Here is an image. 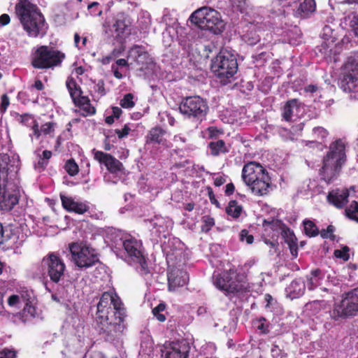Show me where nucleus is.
I'll return each instance as SVG.
<instances>
[{
	"label": "nucleus",
	"mask_w": 358,
	"mask_h": 358,
	"mask_svg": "<svg viewBox=\"0 0 358 358\" xmlns=\"http://www.w3.org/2000/svg\"><path fill=\"white\" fill-rule=\"evenodd\" d=\"M189 281L187 273L178 268H171L168 273L169 289L174 291L180 287L185 285Z\"/></svg>",
	"instance_id": "nucleus-20"
},
{
	"label": "nucleus",
	"mask_w": 358,
	"mask_h": 358,
	"mask_svg": "<svg viewBox=\"0 0 358 358\" xmlns=\"http://www.w3.org/2000/svg\"><path fill=\"white\" fill-rule=\"evenodd\" d=\"M301 103L298 99H292L288 101L282 110V117L287 122L293 120L294 117L299 115Z\"/></svg>",
	"instance_id": "nucleus-26"
},
{
	"label": "nucleus",
	"mask_w": 358,
	"mask_h": 358,
	"mask_svg": "<svg viewBox=\"0 0 358 358\" xmlns=\"http://www.w3.org/2000/svg\"><path fill=\"white\" fill-rule=\"evenodd\" d=\"M190 345L185 340L165 345L162 350V358H189Z\"/></svg>",
	"instance_id": "nucleus-16"
},
{
	"label": "nucleus",
	"mask_w": 358,
	"mask_h": 358,
	"mask_svg": "<svg viewBox=\"0 0 358 358\" xmlns=\"http://www.w3.org/2000/svg\"><path fill=\"white\" fill-rule=\"evenodd\" d=\"M31 292L26 290L20 292L19 294H17V295L20 298V301L22 303H25L26 304L27 303H29V301L31 298Z\"/></svg>",
	"instance_id": "nucleus-55"
},
{
	"label": "nucleus",
	"mask_w": 358,
	"mask_h": 358,
	"mask_svg": "<svg viewBox=\"0 0 358 358\" xmlns=\"http://www.w3.org/2000/svg\"><path fill=\"white\" fill-rule=\"evenodd\" d=\"M201 230L204 232H208L215 225V220L213 217L206 215L201 218Z\"/></svg>",
	"instance_id": "nucleus-41"
},
{
	"label": "nucleus",
	"mask_w": 358,
	"mask_h": 358,
	"mask_svg": "<svg viewBox=\"0 0 358 358\" xmlns=\"http://www.w3.org/2000/svg\"><path fill=\"white\" fill-rule=\"evenodd\" d=\"M345 214L347 217L358 223V202L353 201L346 207Z\"/></svg>",
	"instance_id": "nucleus-37"
},
{
	"label": "nucleus",
	"mask_w": 358,
	"mask_h": 358,
	"mask_svg": "<svg viewBox=\"0 0 358 358\" xmlns=\"http://www.w3.org/2000/svg\"><path fill=\"white\" fill-rule=\"evenodd\" d=\"M125 310L123 304L113 291L104 292L96 306L95 322L101 334L112 340L119 336L124 331Z\"/></svg>",
	"instance_id": "nucleus-1"
},
{
	"label": "nucleus",
	"mask_w": 358,
	"mask_h": 358,
	"mask_svg": "<svg viewBox=\"0 0 358 358\" xmlns=\"http://www.w3.org/2000/svg\"><path fill=\"white\" fill-rule=\"evenodd\" d=\"M0 358H16V352L5 349L0 352Z\"/></svg>",
	"instance_id": "nucleus-57"
},
{
	"label": "nucleus",
	"mask_w": 358,
	"mask_h": 358,
	"mask_svg": "<svg viewBox=\"0 0 358 358\" xmlns=\"http://www.w3.org/2000/svg\"><path fill=\"white\" fill-rule=\"evenodd\" d=\"M65 170L71 176H76L78 171V166L73 159H69L66 162Z\"/></svg>",
	"instance_id": "nucleus-42"
},
{
	"label": "nucleus",
	"mask_w": 358,
	"mask_h": 358,
	"mask_svg": "<svg viewBox=\"0 0 358 358\" xmlns=\"http://www.w3.org/2000/svg\"><path fill=\"white\" fill-rule=\"evenodd\" d=\"M304 231L306 234L310 237L315 236L319 233V229L313 222L310 220L303 221Z\"/></svg>",
	"instance_id": "nucleus-38"
},
{
	"label": "nucleus",
	"mask_w": 358,
	"mask_h": 358,
	"mask_svg": "<svg viewBox=\"0 0 358 358\" xmlns=\"http://www.w3.org/2000/svg\"><path fill=\"white\" fill-rule=\"evenodd\" d=\"M112 71L113 72L114 76L117 79H122L123 78V75L122 73L119 71V68L117 66V65H112L111 66Z\"/></svg>",
	"instance_id": "nucleus-63"
},
{
	"label": "nucleus",
	"mask_w": 358,
	"mask_h": 358,
	"mask_svg": "<svg viewBox=\"0 0 358 358\" xmlns=\"http://www.w3.org/2000/svg\"><path fill=\"white\" fill-rule=\"evenodd\" d=\"M36 314V308L34 306L31 305L29 303H27L22 310L23 317H34Z\"/></svg>",
	"instance_id": "nucleus-44"
},
{
	"label": "nucleus",
	"mask_w": 358,
	"mask_h": 358,
	"mask_svg": "<svg viewBox=\"0 0 358 358\" xmlns=\"http://www.w3.org/2000/svg\"><path fill=\"white\" fill-rule=\"evenodd\" d=\"M8 303L12 307H19L22 302L17 294H13L8 297Z\"/></svg>",
	"instance_id": "nucleus-51"
},
{
	"label": "nucleus",
	"mask_w": 358,
	"mask_h": 358,
	"mask_svg": "<svg viewBox=\"0 0 358 358\" xmlns=\"http://www.w3.org/2000/svg\"><path fill=\"white\" fill-rule=\"evenodd\" d=\"M322 279L321 271L319 269L313 271L310 275L307 277V287L308 289L313 290L320 285V281Z\"/></svg>",
	"instance_id": "nucleus-32"
},
{
	"label": "nucleus",
	"mask_w": 358,
	"mask_h": 358,
	"mask_svg": "<svg viewBox=\"0 0 358 358\" xmlns=\"http://www.w3.org/2000/svg\"><path fill=\"white\" fill-rule=\"evenodd\" d=\"M271 352L273 358H285L287 356L286 353L283 352L276 345H273Z\"/></svg>",
	"instance_id": "nucleus-49"
},
{
	"label": "nucleus",
	"mask_w": 358,
	"mask_h": 358,
	"mask_svg": "<svg viewBox=\"0 0 358 358\" xmlns=\"http://www.w3.org/2000/svg\"><path fill=\"white\" fill-rule=\"evenodd\" d=\"M23 29L27 32L28 35L32 37L37 36L40 33L39 26L41 24H22Z\"/></svg>",
	"instance_id": "nucleus-40"
},
{
	"label": "nucleus",
	"mask_w": 358,
	"mask_h": 358,
	"mask_svg": "<svg viewBox=\"0 0 358 358\" xmlns=\"http://www.w3.org/2000/svg\"><path fill=\"white\" fill-rule=\"evenodd\" d=\"M93 152L94 159L103 164L110 173L116 174L122 171V164L110 154L95 150H93Z\"/></svg>",
	"instance_id": "nucleus-19"
},
{
	"label": "nucleus",
	"mask_w": 358,
	"mask_h": 358,
	"mask_svg": "<svg viewBox=\"0 0 358 358\" xmlns=\"http://www.w3.org/2000/svg\"><path fill=\"white\" fill-rule=\"evenodd\" d=\"M42 274L49 276L50 280L58 283L64 277L66 271V265L64 260L56 253L50 252L45 256L40 264Z\"/></svg>",
	"instance_id": "nucleus-10"
},
{
	"label": "nucleus",
	"mask_w": 358,
	"mask_h": 358,
	"mask_svg": "<svg viewBox=\"0 0 358 358\" xmlns=\"http://www.w3.org/2000/svg\"><path fill=\"white\" fill-rule=\"evenodd\" d=\"M347 143L343 139H337L332 142L329 150L324 157L338 164H344L346 161L345 147Z\"/></svg>",
	"instance_id": "nucleus-18"
},
{
	"label": "nucleus",
	"mask_w": 358,
	"mask_h": 358,
	"mask_svg": "<svg viewBox=\"0 0 358 358\" xmlns=\"http://www.w3.org/2000/svg\"><path fill=\"white\" fill-rule=\"evenodd\" d=\"M306 289V284L301 278L294 279L286 288L287 294L291 299L302 296Z\"/></svg>",
	"instance_id": "nucleus-29"
},
{
	"label": "nucleus",
	"mask_w": 358,
	"mask_h": 358,
	"mask_svg": "<svg viewBox=\"0 0 358 358\" xmlns=\"http://www.w3.org/2000/svg\"><path fill=\"white\" fill-rule=\"evenodd\" d=\"M245 2L244 0H232L231 6L236 10L243 11Z\"/></svg>",
	"instance_id": "nucleus-54"
},
{
	"label": "nucleus",
	"mask_w": 358,
	"mask_h": 358,
	"mask_svg": "<svg viewBox=\"0 0 358 358\" xmlns=\"http://www.w3.org/2000/svg\"><path fill=\"white\" fill-rule=\"evenodd\" d=\"M166 131L159 127L152 128L145 136L146 144L165 145L166 141L164 138Z\"/></svg>",
	"instance_id": "nucleus-27"
},
{
	"label": "nucleus",
	"mask_w": 358,
	"mask_h": 358,
	"mask_svg": "<svg viewBox=\"0 0 358 358\" xmlns=\"http://www.w3.org/2000/svg\"><path fill=\"white\" fill-rule=\"evenodd\" d=\"M122 110L120 108L117 106L112 107V115L114 116L116 119H118L121 115Z\"/></svg>",
	"instance_id": "nucleus-64"
},
{
	"label": "nucleus",
	"mask_w": 358,
	"mask_h": 358,
	"mask_svg": "<svg viewBox=\"0 0 358 358\" xmlns=\"http://www.w3.org/2000/svg\"><path fill=\"white\" fill-rule=\"evenodd\" d=\"M38 124L34 123L32 127L33 133L30 134L31 139H33L34 136L38 138L41 134L50 135L54 131L55 124L52 122H46L41 126L40 129H38Z\"/></svg>",
	"instance_id": "nucleus-31"
},
{
	"label": "nucleus",
	"mask_w": 358,
	"mask_h": 358,
	"mask_svg": "<svg viewBox=\"0 0 358 358\" xmlns=\"http://www.w3.org/2000/svg\"><path fill=\"white\" fill-rule=\"evenodd\" d=\"M99 3L97 2H93L88 5V10L92 15H100L101 10L98 9Z\"/></svg>",
	"instance_id": "nucleus-52"
},
{
	"label": "nucleus",
	"mask_w": 358,
	"mask_h": 358,
	"mask_svg": "<svg viewBox=\"0 0 358 358\" xmlns=\"http://www.w3.org/2000/svg\"><path fill=\"white\" fill-rule=\"evenodd\" d=\"M221 15L210 7H202L192 13L187 22H218Z\"/></svg>",
	"instance_id": "nucleus-17"
},
{
	"label": "nucleus",
	"mask_w": 358,
	"mask_h": 358,
	"mask_svg": "<svg viewBox=\"0 0 358 358\" xmlns=\"http://www.w3.org/2000/svg\"><path fill=\"white\" fill-rule=\"evenodd\" d=\"M132 130L131 127L129 124H124L122 129H115V132L119 138H123L127 137L129 132Z\"/></svg>",
	"instance_id": "nucleus-46"
},
{
	"label": "nucleus",
	"mask_w": 358,
	"mask_h": 358,
	"mask_svg": "<svg viewBox=\"0 0 358 358\" xmlns=\"http://www.w3.org/2000/svg\"><path fill=\"white\" fill-rule=\"evenodd\" d=\"M340 87L348 93L358 92V65L350 64V59L345 64V72L341 80Z\"/></svg>",
	"instance_id": "nucleus-15"
},
{
	"label": "nucleus",
	"mask_w": 358,
	"mask_h": 358,
	"mask_svg": "<svg viewBox=\"0 0 358 358\" xmlns=\"http://www.w3.org/2000/svg\"><path fill=\"white\" fill-rule=\"evenodd\" d=\"M211 70L220 83L226 84L237 72L238 63L235 55L226 50H222L212 60Z\"/></svg>",
	"instance_id": "nucleus-6"
},
{
	"label": "nucleus",
	"mask_w": 358,
	"mask_h": 358,
	"mask_svg": "<svg viewBox=\"0 0 358 358\" xmlns=\"http://www.w3.org/2000/svg\"><path fill=\"white\" fill-rule=\"evenodd\" d=\"M123 248L127 254V261L134 264L141 275L150 273L148 263L143 254L142 243L135 238L129 237L123 241Z\"/></svg>",
	"instance_id": "nucleus-7"
},
{
	"label": "nucleus",
	"mask_w": 358,
	"mask_h": 358,
	"mask_svg": "<svg viewBox=\"0 0 358 358\" xmlns=\"http://www.w3.org/2000/svg\"><path fill=\"white\" fill-rule=\"evenodd\" d=\"M38 159L37 164H35V168L38 169H44V168L47 166L48 162L44 159L41 155H38Z\"/></svg>",
	"instance_id": "nucleus-60"
},
{
	"label": "nucleus",
	"mask_w": 358,
	"mask_h": 358,
	"mask_svg": "<svg viewBox=\"0 0 358 358\" xmlns=\"http://www.w3.org/2000/svg\"><path fill=\"white\" fill-rule=\"evenodd\" d=\"M336 49V47L333 43V42L331 43L324 42L320 46L317 47V54L320 55L328 62L336 63L338 61V57L337 56Z\"/></svg>",
	"instance_id": "nucleus-25"
},
{
	"label": "nucleus",
	"mask_w": 358,
	"mask_h": 358,
	"mask_svg": "<svg viewBox=\"0 0 358 358\" xmlns=\"http://www.w3.org/2000/svg\"><path fill=\"white\" fill-rule=\"evenodd\" d=\"M350 189H336L329 192L327 201L338 208H343L348 202Z\"/></svg>",
	"instance_id": "nucleus-24"
},
{
	"label": "nucleus",
	"mask_w": 358,
	"mask_h": 358,
	"mask_svg": "<svg viewBox=\"0 0 358 358\" xmlns=\"http://www.w3.org/2000/svg\"><path fill=\"white\" fill-rule=\"evenodd\" d=\"M239 238L241 241H245L248 244L252 243L254 241L253 236L249 234L246 229H243L240 232Z\"/></svg>",
	"instance_id": "nucleus-48"
},
{
	"label": "nucleus",
	"mask_w": 358,
	"mask_h": 358,
	"mask_svg": "<svg viewBox=\"0 0 358 358\" xmlns=\"http://www.w3.org/2000/svg\"><path fill=\"white\" fill-rule=\"evenodd\" d=\"M213 281L217 289L228 294L247 292L250 288L246 276L244 274H238L232 269L214 275Z\"/></svg>",
	"instance_id": "nucleus-5"
},
{
	"label": "nucleus",
	"mask_w": 358,
	"mask_h": 358,
	"mask_svg": "<svg viewBox=\"0 0 358 358\" xmlns=\"http://www.w3.org/2000/svg\"><path fill=\"white\" fill-rule=\"evenodd\" d=\"M208 105L205 100L199 96H188L180 104V112L186 117L193 120H201L208 111Z\"/></svg>",
	"instance_id": "nucleus-11"
},
{
	"label": "nucleus",
	"mask_w": 358,
	"mask_h": 358,
	"mask_svg": "<svg viewBox=\"0 0 358 358\" xmlns=\"http://www.w3.org/2000/svg\"><path fill=\"white\" fill-rule=\"evenodd\" d=\"M328 134H329L328 131L324 128H323L322 127H315L313 129V138H315V140L308 141L306 143V145H308L309 144H317L318 143L317 141H319V140L323 141L324 139H325L327 137Z\"/></svg>",
	"instance_id": "nucleus-35"
},
{
	"label": "nucleus",
	"mask_w": 358,
	"mask_h": 358,
	"mask_svg": "<svg viewBox=\"0 0 358 358\" xmlns=\"http://www.w3.org/2000/svg\"><path fill=\"white\" fill-rule=\"evenodd\" d=\"M9 104H10V101H9L8 96L6 94H3L1 96V106H0L1 112L4 113L6 110Z\"/></svg>",
	"instance_id": "nucleus-56"
},
{
	"label": "nucleus",
	"mask_w": 358,
	"mask_h": 358,
	"mask_svg": "<svg viewBox=\"0 0 358 358\" xmlns=\"http://www.w3.org/2000/svg\"><path fill=\"white\" fill-rule=\"evenodd\" d=\"M343 165L324 158L323 166L320 170L321 178L328 184L331 182L338 176Z\"/></svg>",
	"instance_id": "nucleus-22"
},
{
	"label": "nucleus",
	"mask_w": 358,
	"mask_h": 358,
	"mask_svg": "<svg viewBox=\"0 0 358 358\" xmlns=\"http://www.w3.org/2000/svg\"><path fill=\"white\" fill-rule=\"evenodd\" d=\"M266 321L265 318L262 317L259 320V324L257 326V329L262 331L263 333L266 334L268 332V326L264 324V322Z\"/></svg>",
	"instance_id": "nucleus-61"
},
{
	"label": "nucleus",
	"mask_w": 358,
	"mask_h": 358,
	"mask_svg": "<svg viewBox=\"0 0 358 358\" xmlns=\"http://www.w3.org/2000/svg\"><path fill=\"white\" fill-rule=\"evenodd\" d=\"M242 179L252 193L264 196L269 193L271 180L268 173L259 163L250 162L242 169Z\"/></svg>",
	"instance_id": "nucleus-3"
},
{
	"label": "nucleus",
	"mask_w": 358,
	"mask_h": 358,
	"mask_svg": "<svg viewBox=\"0 0 358 358\" xmlns=\"http://www.w3.org/2000/svg\"><path fill=\"white\" fill-rule=\"evenodd\" d=\"M69 250L72 262L80 268L91 267L99 261L95 250L87 245L73 243Z\"/></svg>",
	"instance_id": "nucleus-9"
},
{
	"label": "nucleus",
	"mask_w": 358,
	"mask_h": 358,
	"mask_svg": "<svg viewBox=\"0 0 358 358\" xmlns=\"http://www.w3.org/2000/svg\"><path fill=\"white\" fill-rule=\"evenodd\" d=\"M202 30H206L213 34H220L224 29L223 24H195Z\"/></svg>",
	"instance_id": "nucleus-36"
},
{
	"label": "nucleus",
	"mask_w": 358,
	"mask_h": 358,
	"mask_svg": "<svg viewBox=\"0 0 358 358\" xmlns=\"http://www.w3.org/2000/svg\"><path fill=\"white\" fill-rule=\"evenodd\" d=\"M104 31L109 37L114 38L121 43V45L114 48L110 53L115 59L124 52L125 46L123 43L126 37L130 34V30L128 29L126 24H106Z\"/></svg>",
	"instance_id": "nucleus-14"
},
{
	"label": "nucleus",
	"mask_w": 358,
	"mask_h": 358,
	"mask_svg": "<svg viewBox=\"0 0 358 358\" xmlns=\"http://www.w3.org/2000/svg\"><path fill=\"white\" fill-rule=\"evenodd\" d=\"M94 90L96 92H97L100 96H103L106 94V90L104 88V83L103 80H99L98 83L94 85Z\"/></svg>",
	"instance_id": "nucleus-53"
},
{
	"label": "nucleus",
	"mask_w": 358,
	"mask_h": 358,
	"mask_svg": "<svg viewBox=\"0 0 358 358\" xmlns=\"http://www.w3.org/2000/svg\"><path fill=\"white\" fill-rule=\"evenodd\" d=\"M127 57L132 59L138 64H143L147 62L149 55L143 46L134 45L128 50Z\"/></svg>",
	"instance_id": "nucleus-28"
},
{
	"label": "nucleus",
	"mask_w": 358,
	"mask_h": 358,
	"mask_svg": "<svg viewBox=\"0 0 358 358\" xmlns=\"http://www.w3.org/2000/svg\"><path fill=\"white\" fill-rule=\"evenodd\" d=\"M162 116L163 117H166L167 122L171 126H173L175 124V118L173 116H171L170 113L167 112H162Z\"/></svg>",
	"instance_id": "nucleus-62"
},
{
	"label": "nucleus",
	"mask_w": 358,
	"mask_h": 358,
	"mask_svg": "<svg viewBox=\"0 0 358 358\" xmlns=\"http://www.w3.org/2000/svg\"><path fill=\"white\" fill-rule=\"evenodd\" d=\"M209 148L210 153L214 156H217L220 154L226 153L228 152V149L225 145V143L222 140H218L209 143Z\"/></svg>",
	"instance_id": "nucleus-33"
},
{
	"label": "nucleus",
	"mask_w": 358,
	"mask_h": 358,
	"mask_svg": "<svg viewBox=\"0 0 358 358\" xmlns=\"http://www.w3.org/2000/svg\"><path fill=\"white\" fill-rule=\"evenodd\" d=\"M15 14L20 22H45V18L37 6L30 0H17Z\"/></svg>",
	"instance_id": "nucleus-12"
},
{
	"label": "nucleus",
	"mask_w": 358,
	"mask_h": 358,
	"mask_svg": "<svg viewBox=\"0 0 358 358\" xmlns=\"http://www.w3.org/2000/svg\"><path fill=\"white\" fill-rule=\"evenodd\" d=\"M66 85L74 103L80 107L84 116L95 114V108L90 103L87 97L81 95L80 87L72 78H68Z\"/></svg>",
	"instance_id": "nucleus-13"
},
{
	"label": "nucleus",
	"mask_w": 358,
	"mask_h": 358,
	"mask_svg": "<svg viewBox=\"0 0 358 358\" xmlns=\"http://www.w3.org/2000/svg\"><path fill=\"white\" fill-rule=\"evenodd\" d=\"M178 19L176 17V13L174 11L168 12L166 14L164 15L163 21L164 22H167L168 21H174L177 22Z\"/></svg>",
	"instance_id": "nucleus-59"
},
{
	"label": "nucleus",
	"mask_w": 358,
	"mask_h": 358,
	"mask_svg": "<svg viewBox=\"0 0 358 358\" xmlns=\"http://www.w3.org/2000/svg\"><path fill=\"white\" fill-rule=\"evenodd\" d=\"M243 211V208L236 201H231L226 208V213L233 218H238Z\"/></svg>",
	"instance_id": "nucleus-34"
},
{
	"label": "nucleus",
	"mask_w": 358,
	"mask_h": 358,
	"mask_svg": "<svg viewBox=\"0 0 358 358\" xmlns=\"http://www.w3.org/2000/svg\"><path fill=\"white\" fill-rule=\"evenodd\" d=\"M334 255L337 258L342 259L344 261H348L350 258L349 248L347 246H345L341 250H336L334 251Z\"/></svg>",
	"instance_id": "nucleus-45"
},
{
	"label": "nucleus",
	"mask_w": 358,
	"mask_h": 358,
	"mask_svg": "<svg viewBox=\"0 0 358 358\" xmlns=\"http://www.w3.org/2000/svg\"><path fill=\"white\" fill-rule=\"evenodd\" d=\"M316 3L315 0H299V6L295 12V15L304 19L314 13Z\"/></svg>",
	"instance_id": "nucleus-30"
},
{
	"label": "nucleus",
	"mask_w": 358,
	"mask_h": 358,
	"mask_svg": "<svg viewBox=\"0 0 358 358\" xmlns=\"http://www.w3.org/2000/svg\"><path fill=\"white\" fill-rule=\"evenodd\" d=\"M358 315V288L342 295L341 300L334 303L329 310V316L336 322H341Z\"/></svg>",
	"instance_id": "nucleus-4"
},
{
	"label": "nucleus",
	"mask_w": 358,
	"mask_h": 358,
	"mask_svg": "<svg viewBox=\"0 0 358 358\" xmlns=\"http://www.w3.org/2000/svg\"><path fill=\"white\" fill-rule=\"evenodd\" d=\"M62 204L64 208L69 212H74L83 215L90 210V205L87 201L75 200L73 197L61 194Z\"/></svg>",
	"instance_id": "nucleus-23"
},
{
	"label": "nucleus",
	"mask_w": 358,
	"mask_h": 358,
	"mask_svg": "<svg viewBox=\"0 0 358 358\" xmlns=\"http://www.w3.org/2000/svg\"><path fill=\"white\" fill-rule=\"evenodd\" d=\"M164 309L165 305L164 303H159L152 309L154 316L156 317L159 322H164L166 320L165 315L161 313V312L164 311Z\"/></svg>",
	"instance_id": "nucleus-43"
},
{
	"label": "nucleus",
	"mask_w": 358,
	"mask_h": 358,
	"mask_svg": "<svg viewBox=\"0 0 358 358\" xmlns=\"http://www.w3.org/2000/svg\"><path fill=\"white\" fill-rule=\"evenodd\" d=\"M134 96L131 93L124 94L123 98L120 101V105L123 108L131 109L135 106V101H134Z\"/></svg>",
	"instance_id": "nucleus-39"
},
{
	"label": "nucleus",
	"mask_w": 358,
	"mask_h": 358,
	"mask_svg": "<svg viewBox=\"0 0 358 358\" xmlns=\"http://www.w3.org/2000/svg\"><path fill=\"white\" fill-rule=\"evenodd\" d=\"M148 222L151 232L157 237H160L161 236L166 237L169 229L173 225L172 221L170 219L162 216H155Z\"/></svg>",
	"instance_id": "nucleus-21"
},
{
	"label": "nucleus",
	"mask_w": 358,
	"mask_h": 358,
	"mask_svg": "<svg viewBox=\"0 0 358 358\" xmlns=\"http://www.w3.org/2000/svg\"><path fill=\"white\" fill-rule=\"evenodd\" d=\"M324 35L327 37V39L331 38V42L334 41V39L336 38V35L334 34V29L331 27L330 25L326 24L323 29Z\"/></svg>",
	"instance_id": "nucleus-50"
},
{
	"label": "nucleus",
	"mask_w": 358,
	"mask_h": 358,
	"mask_svg": "<svg viewBox=\"0 0 358 358\" xmlns=\"http://www.w3.org/2000/svg\"><path fill=\"white\" fill-rule=\"evenodd\" d=\"M19 157L0 154V208L10 210L19 201V192L8 181V171L18 166Z\"/></svg>",
	"instance_id": "nucleus-2"
},
{
	"label": "nucleus",
	"mask_w": 358,
	"mask_h": 358,
	"mask_svg": "<svg viewBox=\"0 0 358 358\" xmlns=\"http://www.w3.org/2000/svg\"><path fill=\"white\" fill-rule=\"evenodd\" d=\"M282 236L286 239V242H287L289 245L294 243L296 240V237L293 231L289 229H283L282 231Z\"/></svg>",
	"instance_id": "nucleus-47"
},
{
	"label": "nucleus",
	"mask_w": 358,
	"mask_h": 358,
	"mask_svg": "<svg viewBox=\"0 0 358 358\" xmlns=\"http://www.w3.org/2000/svg\"><path fill=\"white\" fill-rule=\"evenodd\" d=\"M65 55L48 46H41L32 55L31 64L36 69H50L61 64Z\"/></svg>",
	"instance_id": "nucleus-8"
},
{
	"label": "nucleus",
	"mask_w": 358,
	"mask_h": 358,
	"mask_svg": "<svg viewBox=\"0 0 358 358\" xmlns=\"http://www.w3.org/2000/svg\"><path fill=\"white\" fill-rule=\"evenodd\" d=\"M334 231V228L333 226L330 225L327 227L326 230H322L320 232L321 236L324 238H333V232Z\"/></svg>",
	"instance_id": "nucleus-58"
}]
</instances>
